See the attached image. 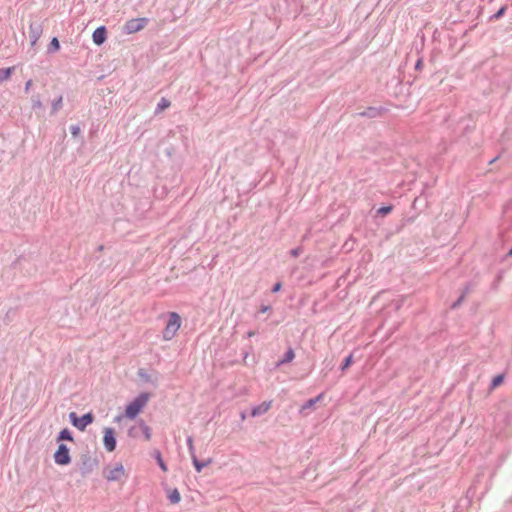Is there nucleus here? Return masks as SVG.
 Listing matches in <instances>:
<instances>
[{"label": "nucleus", "mask_w": 512, "mask_h": 512, "mask_svg": "<svg viewBox=\"0 0 512 512\" xmlns=\"http://www.w3.org/2000/svg\"><path fill=\"white\" fill-rule=\"evenodd\" d=\"M138 423L140 424V433L144 435L145 440L149 441L152 436L151 428L145 423L143 419H139Z\"/></svg>", "instance_id": "17"}, {"label": "nucleus", "mask_w": 512, "mask_h": 512, "mask_svg": "<svg viewBox=\"0 0 512 512\" xmlns=\"http://www.w3.org/2000/svg\"><path fill=\"white\" fill-rule=\"evenodd\" d=\"M103 249H104V246H103V245H100V246L98 247V250H99V251H102Z\"/></svg>", "instance_id": "37"}, {"label": "nucleus", "mask_w": 512, "mask_h": 512, "mask_svg": "<svg viewBox=\"0 0 512 512\" xmlns=\"http://www.w3.org/2000/svg\"><path fill=\"white\" fill-rule=\"evenodd\" d=\"M187 446H188L189 454H190L191 458H193V455H196V453H195V448L193 445L192 436L187 437Z\"/></svg>", "instance_id": "25"}, {"label": "nucleus", "mask_w": 512, "mask_h": 512, "mask_svg": "<svg viewBox=\"0 0 512 512\" xmlns=\"http://www.w3.org/2000/svg\"><path fill=\"white\" fill-rule=\"evenodd\" d=\"M53 459L57 465H69L72 461L69 447L64 443H59L56 451L53 454Z\"/></svg>", "instance_id": "5"}, {"label": "nucleus", "mask_w": 512, "mask_h": 512, "mask_svg": "<svg viewBox=\"0 0 512 512\" xmlns=\"http://www.w3.org/2000/svg\"><path fill=\"white\" fill-rule=\"evenodd\" d=\"M293 358V353L290 351L289 359L291 360Z\"/></svg>", "instance_id": "38"}, {"label": "nucleus", "mask_w": 512, "mask_h": 512, "mask_svg": "<svg viewBox=\"0 0 512 512\" xmlns=\"http://www.w3.org/2000/svg\"><path fill=\"white\" fill-rule=\"evenodd\" d=\"M124 475H125L124 466L121 463H119L112 470H110L108 474L105 475V478L108 481H118Z\"/></svg>", "instance_id": "11"}, {"label": "nucleus", "mask_w": 512, "mask_h": 512, "mask_svg": "<svg viewBox=\"0 0 512 512\" xmlns=\"http://www.w3.org/2000/svg\"><path fill=\"white\" fill-rule=\"evenodd\" d=\"M60 42L58 40L57 37H53L50 41V43L48 44V47H47V53L48 54H51V53H55L57 51L60 50Z\"/></svg>", "instance_id": "19"}, {"label": "nucleus", "mask_w": 512, "mask_h": 512, "mask_svg": "<svg viewBox=\"0 0 512 512\" xmlns=\"http://www.w3.org/2000/svg\"><path fill=\"white\" fill-rule=\"evenodd\" d=\"M181 326V317L177 312H169L168 321L162 331L163 339L166 341L171 340L177 333Z\"/></svg>", "instance_id": "2"}, {"label": "nucleus", "mask_w": 512, "mask_h": 512, "mask_svg": "<svg viewBox=\"0 0 512 512\" xmlns=\"http://www.w3.org/2000/svg\"><path fill=\"white\" fill-rule=\"evenodd\" d=\"M32 109L37 110L43 108L40 94H34L31 96Z\"/></svg>", "instance_id": "22"}, {"label": "nucleus", "mask_w": 512, "mask_h": 512, "mask_svg": "<svg viewBox=\"0 0 512 512\" xmlns=\"http://www.w3.org/2000/svg\"><path fill=\"white\" fill-rule=\"evenodd\" d=\"M391 211H392V207L391 206H385V207H381L378 210V213L381 214V215H386V214L390 213Z\"/></svg>", "instance_id": "28"}, {"label": "nucleus", "mask_w": 512, "mask_h": 512, "mask_svg": "<svg viewBox=\"0 0 512 512\" xmlns=\"http://www.w3.org/2000/svg\"><path fill=\"white\" fill-rule=\"evenodd\" d=\"M319 398L320 396H318L316 399L309 400L308 405L312 406Z\"/></svg>", "instance_id": "34"}, {"label": "nucleus", "mask_w": 512, "mask_h": 512, "mask_svg": "<svg viewBox=\"0 0 512 512\" xmlns=\"http://www.w3.org/2000/svg\"><path fill=\"white\" fill-rule=\"evenodd\" d=\"M420 61H418L417 65H416V68L420 67Z\"/></svg>", "instance_id": "39"}, {"label": "nucleus", "mask_w": 512, "mask_h": 512, "mask_svg": "<svg viewBox=\"0 0 512 512\" xmlns=\"http://www.w3.org/2000/svg\"><path fill=\"white\" fill-rule=\"evenodd\" d=\"M140 424L138 423V425H134V426H131L128 431H127V435L131 438H137L139 437L140 435Z\"/></svg>", "instance_id": "23"}, {"label": "nucleus", "mask_w": 512, "mask_h": 512, "mask_svg": "<svg viewBox=\"0 0 512 512\" xmlns=\"http://www.w3.org/2000/svg\"><path fill=\"white\" fill-rule=\"evenodd\" d=\"M62 105H63V97H62V95H60L57 99H54L52 101L51 114L53 115V114L57 113L62 108Z\"/></svg>", "instance_id": "21"}, {"label": "nucleus", "mask_w": 512, "mask_h": 512, "mask_svg": "<svg viewBox=\"0 0 512 512\" xmlns=\"http://www.w3.org/2000/svg\"><path fill=\"white\" fill-rule=\"evenodd\" d=\"M255 335V332L254 331H248L247 332V337H252Z\"/></svg>", "instance_id": "36"}, {"label": "nucleus", "mask_w": 512, "mask_h": 512, "mask_svg": "<svg viewBox=\"0 0 512 512\" xmlns=\"http://www.w3.org/2000/svg\"><path fill=\"white\" fill-rule=\"evenodd\" d=\"M31 86H32V80L30 79L25 83V88H24L25 92H28Z\"/></svg>", "instance_id": "32"}, {"label": "nucleus", "mask_w": 512, "mask_h": 512, "mask_svg": "<svg viewBox=\"0 0 512 512\" xmlns=\"http://www.w3.org/2000/svg\"><path fill=\"white\" fill-rule=\"evenodd\" d=\"M149 19L146 17L141 18H133L128 21L123 26V32L126 34H133L144 29L149 23Z\"/></svg>", "instance_id": "6"}, {"label": "nucleus", "mask_w": 512, "mask_h": 512, "mask_svg": "<svg viewBox=\"0 0 512 512\" xmlns=\"http://www.w3.org/2000/svg\"><path fill=\"white\" fill-rule=\"evenodd\" d=\"M503 380H504L503 375L500 374V375L495 376L492 380L491 388L495 389L496 387H498L499 385H501L503 383Z\"/></svg>", "instance_id": "24"}, {"label": "nucleus", "mask_w": 512, "mask_h": 512, "mask_svg": "<svg viewBox=\"0 0 512 512\" xmlns=\"http://www.w3.org/2000/svg\"><path fill=\"white\" fill-rule=\"evenodd\" d=\"M270 405H271V402L264 401L261 404L252 407V409L250 411V415L252 417L261 416V415L265 414L269 410Z\"/></svg>", "instance_id": "13"}, {"label": "nucleus", "mask_w": 512, "mask_h": 512, "mask_svg": "<svg viewBox=\"0 0 512 512\" xmlns=\"http://www.w3.org/2000/svg\"><path fill=\"white\" fill-rule=\"evenodd\" d=\"M43 33V26L41 23L32 22L29 26V38L31 47H34Z\"/></svg>", "instance_id": "8"}, {"label": "nucleus", "mask_w": 512, "mask_h": 512, "mask_svg": "<svg viewBox=\"0 0 512 512\" xmlns=\"http://www.w3.org/2000/svg\"><path fill=\"white\" fill-rule=\"evenodd\" d=\"M103 445L108 452H113L117 446L116 431L112 427L103 430Z\"/></svg>", "instance_id": "7"}, {"label": "nucleus", "mask_w": 512, "mask_h": 512, "mask_svg": "<svg viewBox=\"0 0 512 512\" xmlns=\"http://www.w3.org/2000/svg\"><path fill=\"white\" fill-rule=\"evenodd\" d=\"M171 105V102L166 99V98H161V100L159 101V103L157 104V107L155 109V114H158L162 111H164L165 109H167L168 107H170Z\"/></svg>", "instance_id": "20"}, {"label": "nucleus", "mask_w": 512, "mask_h": 512, "mask_svg": "<svg viewBox=\"0 0 512 512\" xmlns=\"http://www.w3.org/2000/svg\"><path fill=\"white\" fill-rule=\"evenodd\" d=\"M15 70V67L0 68V84L9 80Z\"/></svg>", "instance_id": "16"}, {"label": "nucleus", "mask_w": 512, "mask_h": 512, "mask_svg": "<svg viewBox=\"0 0 512 512\" xmlns=\"http://www.w3.org/2000/svg\"><path fill=\"white\" fill-rule=\"evenodd\" d=\"M150 398L151 394L149 392H141L126 405L124 416L131 420L135 419L146 406Z\"/></svg>", "instance_id": "1"}, {"label": "nucleus", "mask_w": 512, "mask_h": 512, "mask_svg": "<svg viewBox=\"0 0 512 512\" xmlns=\"http://www.w3.org/2000/svg\"><path fill=\"white\" fill-rule=\"evenodd\" d=\"M503 12H504V8L500 9V10L497 12L496 17L501 16V15L503 14Z\"/></svg>", "instance_id": "35"}, {"label": "nucleus", "mask_w": 512, "mask_h": 512, "mask_svg": "<svg viewBox=\"0 0 512 512\" xmlns=\"http://www.w3.org/2000/svg\"><path fill=\"white\" fill-rule=\"evenodd\" d=\"M192 464L196 470V472L200 473L203 468L207 467L213 462L212 458H208L206 460H199L196 455H193V458H191Z\"/></svg>", "instance_id": "15"}, {"label": "nucleus", "mask_w": 512, "mask_h": 512, "mask_svg": "<svg viewBox=\"0 0 512 512\" xmlns=\"http://www.w3.org/2000/svg\"><path fill=\"white\" fill-rule=\"evenodd\" d=\"M79 470L83 477L91 474L99 465V460L88 452L80 455Z\"/></svg>", "instance_id": "3"}, {"label": "nucleus", "mask_w": 512, "mask_h": 512, "mask_svg": "<svg viewBox=\"0 0 512 512\" xmlns=\"http://www.w3.org/2000/svg\"><path fill=\"white\" fill-rule=\"evenodd\" d=\"M281 288H282V283L280 281H278L271 288V292L272 293H277V292H279L281 290Z\"/></svg>", "instance_id": "29"}, {"label": "nucleus", "mask_w": 512, "mask_h": 512, "mask_svg": "<svg viewBox=\"0 0 512 512\" xmlns=\"http://www.w3.org/2000/svg\"><path fill=\"white\" fill-rule=\"evenodd\" d=\"M509 255L512 256V249L509 251Z\"/></svg>", "instance_id": "40"}, {"label": "nucleus", "mask_w": 512, "mask_h": 512, "mask_svg": "<svg viewBox=\"0 0 512 512\" xmlns=\"http://www.w3.org/2000/svg\"><path fill=\"white\" fill-rule=\"evenodd\" d=\"M107 33L106 26L101 25L97 27L92 34L93 43L97 46H101L107 40Z\"/></svg>", "instance_id": "9"}, {"label": "nucleus", "mask_w": 512, "mask_h": 512, "mask_svg": "<svg viewBox=\"0 0 512 512\" xmlns=\"http://www.w3.org/2000/svg\"><path fill=\"white\" fill-rule=\"evenodd\" d=\"M288 363V349L283 353L280 360L276 363V366L284 365Z\"/></svg>", "instance_id": "26"}, {"label": "nucleus", "mask_w": 512, "mask_h": 512, "mask_svg": "<svg viewBox=\"0 0 512 512\" xmlns=\"http://www.w3.org/2000/svg\"><path fill=\"white\" fill-rule=\"evenodd\" d=\"M352 363V355H349L345 360H344V363H343V366H342V369L345 370L346 368H348Z\"/></svg>", "instance_id": "30"}, {"label": "nucleus", "mask_w": 512, "mask_h": 512, "mask_svg": "<svg viewBox=\"0 0 512 512\" xmlns=\"http://www.w3.org/2000/svg\"><path fill=\"white\" fill-rule=\"evenodd\" d=\"M137 375L139 376V378L146 382V383H150L152 384L154 387H157L158 385V376H157V373H155L154 375L152 374H149L146 369L144 368H139L138 371H137Z\"/></svg>", "instance_id": "10"}, {"label": "nucleus", "mask_w": 512, "mask_h": 512, "mask_svg": "<svg viewBox=\"0 0 512 512\" xmlns=\"http://www.w3.org/2000/svg\"><path fill=\"white\" fill-rule=\"evenodd\" d=\"M70 132L73 135V137H78L81 132L79 125L70 126Z\"/></svg>", "instance_id": "27"}, {"label": "nucleus", "mask_w": 512, "mask_h": 512, "mask_svg": "<svg viewBox=\"0 0 512 512\" xmlns=\"http://www.w3.org/2000/svg\"><path fill=\"white\" fill-rule=\"evenodd\" d=\"M95 416L92 412L78 416L76 412L69 413V420L71 424L80 431H85L88 425L94 422Z\"/></svg>", "instance_id": "4"}, {"label": "nucleus", "mask_w": 512, "mask_h": 512, "mask_svg": "<svg viewBox=\"0 0 512 512\" xmlns=\"http://www.w3.org/2000/svg\"><path fill=\"white\" fill-rule=\"evenodd\" d=\"M63 441L74 442V436L69 428H63L56 436L57 443H63Z\"/></svg>", "instance_id": "14"}, {"label": "nucleus", "mask_w": 512, "mask_h": 512, "mask_svg": "<svg viewBox=\"0 0 512 512\" xmlns=\"http://www.w3.org/2000/svg\"><path fill=\"white\" fill-rule=\"evenodd\" d=\"M153 457L155 458V460H156V462H157V464H158L159 468H160L162 471L166 472V471L168 470V467H167V465H166L165 461H164V460H163V458H162V454H161V452H160L159 450H155V451L153 452Z\"/></svg>", "instance_id": "18"}, {"label": "nucleus", "mask_w": 512, "mask_h": 512, "mask_svg": "<svg viewBox=\"0 0 512 512\" xmlns=\"http://www.w3.org/2000/svg\"><path fill=\"white\" fill-rule=\"evenodd\" d=\"M125 417L124 414L123 415H117L115 418H114V422H120L121 419Z\"/></svg>", "instance_id": "33"}, {"label": "nucleus", "mask_w": 512, "mask_h": 512, "mask_svg": "<svg viewBox=\"0 0 512 512\" xmlns=\"http://www.w3.org/2000/svg\"><path fill=\"white\" fill-rule=\"evenodd\" d=\"M271 309V306L270 305H262L259 312L261 313H266L267 311H269Z\"/></svg>", "instance_id": "31"}, {"label": "nucleus", "mask_w": 512, "mask_h": 512, "mask_svg": "<svg viewBox=\"0 0 512 512\" xmlns=\"http://www.w3.org/2000/svg\"><path fill=\"white\" fill-rule=\"evenodd\" d=\"M164 490L171 504H178L181 501V495L177 488L172 489L166 485Z\"/></svg>", "instance_id": "12"}]
</instances>
